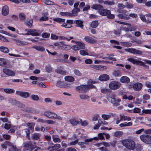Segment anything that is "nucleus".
Masks as SVG:
<instances>
[{
	"label": "nucleus",
	"instance_id": "nucleus-11",
	"mask_svg": "<svg viewBox=\"0 0 151 151\" xmlns=\"http://www.w3.org/2000/svg\"><path fill=\"white\" fill-rule=\"evenodd\" d=\"M125 50L126 51L132 53L134 55H142V51L134 48H129L128 49H126Z\"/></svg>",
	"mask_w": 151,
	"mask_h": 151
},
{
	"label": "nucleus",
	"instance_id": "nucleus-31",
	"mask_svg": "<svg viewBox=\"0 0 151 151\" xmlns=\"http://www.w3.org/2000/svg\"><path fill=\"white\" fill-rule=\"evenodd\" d=\"M65 81L70 82H73L74 81L75 79L73 77L71 76H67L65 77Z\"/></svg>",
	"mask_w": 151,
	"mask_h": 151
},
{
	"label": "nucleus",
	"instance_id": "nucleus-41",
	"mask_svg": "<svg viewBox=\"0 0 151 151\" xmlns=\"http://www.w3.org/2000/svg\"><path fill=\"white\" fill-rule=\"evenodd\" d=\"M104 4L108 5H113L115 4V3L113 1L107 0L104 1Z\"/></svg>",
	"mask_w": 151,
	"mask_h": 151
},
{
	"label": "nucleus",
	"instance_id": "nucleus-35",
	"mask_svg": "<svg viewBox=\"0 0 151 151\" xmlns=\"http://www.w3.org/2000/svg\"><path fill=\"white\" fill-rule=\"evenodd\" d=\"M78 47H79L80 49H84L85 48V45L84 43L79 42H76Z\"/></svg>",
	"mask_w": 151,
	"mask_h": 151
},
{
	"label": "nucleus",
	"instance_id": "nucleus-25",
	"mask_svg": "<svg viewBox=\"0 0 151 151\" xmlns=\"http://www.w3.org/2000/svg\"><path fill=\"white\" fill-rule=\"evenodd\" d=\"M74 23H75L77 25V26L79 27L82 29H83V22L82 21L80 20H75L74 21Z\"/></svg>",
	"mask_w": 151,
	"mask_h": 151
},
{
	"label": "nucleus",
	"instance_id": "nucleus-27",
	"mask_svg": "<svg viewBox=\"0 0 151 151\" xmlns=\"http://www.w3.org/2000/svg\"><path fill=\"white\" fill-rule=\"evenodd\" d=\"M13 103L15 104L18 107L21 108H24L25 107V105L20 102L14 100L13 101Z\"/></svg>",
	"mask_w": 151,
	"mask_h": 151
},
{
	"label": "nucleus",
	"instance_id": "nucleus-29",
	"mask_svg": "<svg viewBox=\"0 0 151 151\" xmlns=\"http://www.w3.org/2000/svg\"><path fill=\"white\" fill-rule=\"evenodd\" d=\"M33 48L37 50L41 51V52H43L45 50V48L42 46H35L33 47Z\"/></svg>",
	"mask_w": 151,
	"mask_h": 151
},
{
	"label": "nucleus",
	"instance_id": "nucleus-30",
	"mask_svg": "<svg viewBox=\"0 0 151 151\" xmlns=\"http://www.w3.org/2000/svg\"><path fill=\"white\" fill-rule=\"evenodd\" d=\"M69 121L70 123L73 126L76 125L79 123V122L76 119L74 118L70 119L69 120Z\"/></svg>",
	"mask_w": 151,
	"mask_h": 151
},
{
	"label": "nucleus",
	"instance_id": "nucleus-39",
	"mask_svg": "<svg viewBox=\"0 0 151 151\" xmlns=\"http://www.w3.org/2000/svg\"><path fill=\"white\" fill-rule=\"evenodd\" d=\"M4 91L7 93H14V90L11 88H5L4 90Z\"/></svg>",
	"mask_w": 151,
	"mask_h": 151
},
{
	"label": "nucleus",
	"instance_id": "nucleus-34",
	"mask_svg": "<svg viewBox=\"0 0 151 151\" xmlns=\"http://www.w3.org/2000/svg\"><path fill=\"white\" fill-rule=\"evenodd\" d=\"M56 86L60 88H64L65 85L64 82L59 81H57Z\"/></svg>",
	"mask_w": 151,
	"mask_h": 151
},
{
	"label": "nucleus",
	"instance_id": "nucleus-1",
	"mask_svg": "<svg viewBox=\"0 0 151 151\" xmlns=\"http://www.w3.org/2000/svg\"><path fill=\"white\" fill-rule=\"evenodd\" d=\"M91 8L94 9L98 10L101 15L106 16L109 19H113L114 18V15L111 14V12L110 10L104 9L103 6L101 5H93L91 6Z\"/></svg>",
	"mask_w": 151,
	"mask_h": 151
},
{
	"label": "nucleus",
	"instance_id": "nucleus-51",
	"mask_svg": "<svg viewBox=\"0 0 151 151\" xmlns=\"http://www.w3.org/2000/svg\"><path fill=\"white\" fill-rule=\"evenodd\" d=\"M23 111H25L27 112H28V113H32L33 112V109L32 108H30V107H28L27 108L25 109H24L23 110Z\"/></svg>",
	"mask_w": 151,
	"mask_h": 151
},
{
	"label": "nucleus",
	"instance_id": "nucleus-6",
	"mask_svg": "<svg viewBox=\"0 0 151 151\" xmlns=\"http://www.w3.org/2000/svg\"><path fill=\"white\" fill-rule=\"evenodd\" d=\"M39 31L37 30L34 29H31V30H29L28 33H21L19 34L20 35H31L32 36H38L39 35V33H38Z\"/></svg>",
	"mask_w": 151,
	"mask_h": 151
},
{
	"label": "nucleus",
	"instance_id": "nucleus-10",
	"mask_svg": "<svg viewBox=\"0 0 151 151\" xmlns=\"http://www.w3.org/2000/svg\"><path fill=\"white\" fill-rule=\"evenodd\" d=\"M98 138V137H94L93 138H90L88 139H86L85 140L84 142H78V143L79 145L81 146V147H84V145H88V142H92L93 140H97Z\"/></svg>",
	"mask_w": 151,
	"mask_h": 151
},
{
	"label": "nucleus",
	"instance_id": "nucleus-5",
	"mask_svg": "<svg viewBox=\"0 0 151 151\" xmlns=\"http://www.w3.org/2000/svg\"><path fill=\"white\" fill-rule=\"evenodd\" d=\"M141 140L144 142L151 144V136L147 134H142L140 136Z\"/></svg>",
	"mask_w": 151,
	"mask_h": 151
},
{
	"label": "nucleus",
	"instance_id": "nucleus-9",
	"mask_svg": "<svg viewBox=\"0 0 151 151\" xmlns=\"http://www.w3.org/2000/svg\"><path fill=\"white\" fill-rule=\"evenodd\" d=\"M128 60L129 62L132 63L133 64L136 65H139L141 66L144 67H145L146 66L143 62L140 60H137L136 59L132 58H130L128 59Z\"/></svg>",
	"mask_w": 151,
	"mask_h": 151
},
{
	"label": "nucleus",
	"instance_id": "nucleus-36",
	"mask_svg": "<svg viewBox=\"0 0 151 151\" xmlns=\"http://www.w3.org/2000/svg\"><path fill=\"white\" fill-rule=\"evenodd\" d=\"M0 50L5 53H8L9 52V49L4 46H1L0 47Z\"/></svg>",
	"mask_w": 151,
	"mask_h": 151
},
{
	"label": "nucleus",
	"instance_id": "nucleus-20",
	"mask_svg": "<svg viewBox=\"0 0 151 151\" xmlns=\"http://www.w3.org/2000/svg\"><path fill=\"white\" fill-rule=\"evenodd\" d=\"M33 20L32 19H27L25 22V24L29 28H32L33 25L32 24Z\"/></svg>",
	"mask_w": 151,
	"mask_h": 151
},
{
	"label": "nucleus",
	"instance_id": "nucleus-12",
	"mask_svg": "<svg viewBox=\"0 0 151 151\" xmlns=\"http://www.w3.org/2000/svg\"><path fill=\"white\" fill-rule=\"evenodd\" d=\"M3 72L5 74L8 76L13 77L15 75L14 72L8 68H4L3 69Z\"/></svg>",
	"mask_w": 151,
	"mask_h": 151
},
{
	"label": "nucleus",
	"instance_id": "nucleus-14",
	"mask_svg": "<svg viewBox=\"0 0 151 151\" xmlns=\"http://www.w3.org/2000/svg\"><path fill=\"white\" fill-rule=\"evenodd\" d=\"M84 39L86 42L91 44H93L97 42L96 40L88 36L85 37Z\"/></svg>",
	"mask_w": 151,
	"mask_h": 151
},
{
	"label": "nucleus",
	"instance_id": "nucleus-58",
	"mask_svg": "<svg viewBox=\"0 0 151 151\" xmlns=\"http://www.w3.org/2000/svg\"><path fill=\"white\" fill-rule=\"evenodd\" d=\"M80 54L82 55L85 56L86 55H88V53L84 50H81L80 51Z\"/></svg>",
	"mask_w": 151,
	"mask_h": 151
},
{
	"label": "nucleus",
	"instance_id": "nucleus-59",
	"mask_svg": "<svg viewBox=\"0 0 151 151\" xmlns=\"http://www.w3.org/2000/svg\"><path fill=\"white\" fill-rule=\"evenodd\" d=\"M60 147V144H58L55 145L54 146L52 147V149L53 150H54L55 149H58Z\"/></svg>",
	"mask_w": 151,
	"mask_h": 151
},
{
	"label": "nucleus",
	"instance_id": "nucleus-54",
	"mask_svg": "<svg viewBox=\"0 0 151 151\" xmlns=\"http://www.w3.org/2000/svg\"><path fill=\"white\" fill-rule=\"evenodd\" d=\"M111 116L110 115H106L104 114H103L102 115V117L104 119V120H108L109 118H110Z\"/></svg>",
	"mask_w": 151,
	"mask_h": 151
},
{
	"label": "nucleus",
	"instance_id": "nucleus-48",
	"mask_svg": "<svg viewBox=\"0 0 151 151\" xmlns=\"http://www.w3.org/2000/svg\"><path fill=\"white\" fill-rule=\"evenodd\" d=\"M74 72L75 75L79 76H81L82 75V73L77 69H75L73 70Z\"/></svg>",
	"mask_w": 151,
	"mask_h": 151
},
{
	"label": "nucleus",
	"instance_id": "nucleus-61",
	"mask_svg": "<svg viewBox=\"0 0 151 151\" xmlns=\"http://www.w3.org/2000/svg\"><path fill=\"white\" fill-rule=\"evenodd\" d=\"M48 17L46 16L42 17L39 19L40 21H46L48 19Z\"/></svg>",
	"mask_w": 151,
	"mask_h": 151
},
{
	"label": "nucleus",
	"instance_id": "nucleus-62",
	"mask_svg": "<svg viewBox=\"0 0 151 151\" xmlns=\"http://www.w3.org/2000/svg\"><path fill=\"white\" fill-rule=\"evenodd\" d=\"M150 96L147 94H145L143 95V98L144 99L147 100L150 99Z\"/></svg>",
	"mask_w": 151,
	"mask_h": 151
},
{
	"label": "nucleus",
	"instance_id": "nucleus-52",
	"mask_svg": "<svg viewBox=\"0 0 151 151\" xmlns=\"http://www.w3.org/2000/svg\"><path fill=\"white\" fill-rule=\"evenodd\" d=\"M61 26L66 28H69L71 27L72 26L71 24H67L66 23L64 22Z\"/></svg>",
	"mask_w": 151,
	"mask_h": 151
},
{
	"label": "nucleus",
	"instance_id": "nucleus-33",
	"mask_svg": "<svg viewBox=\"0 0 151 151\" xmlns=\"http://www.w3.org/2000/svg\"><path fill=\"white\" fill-rule=\"evenodd\" d=\"M98 25L99 22L98 21H94L91 23L90 26L93 28H96Z\"/></svg>",
	"mask_w": 151,
	"mask_h": 151
},
{
	"label": "nucleus",
	"instance_id": "nucleus-53",
	"mask_svg": "<svg viewBox=\"0 0 151 151\" xmlns=\"http://www.w3.org/2000/svg\"><path fill=\"white\" fill-rule=\"evenodd\" d=\"M43 2L47 5H53L54 3L49 0H43Z\"/></svg>",
	"mask_w": 151,
	"mask_h": 151
},
{
	"label": "nucleus",
	"instance_id": "nucleus-49",
	"mask_svg": "<svg viewBox=\"0 0 151 151\" xmlns=\"http://www.w3.org/2000/svg\"><path fill=\"white\" fill-rule=\"evenodd\" d=\"M121 43L122 45L127 47H131L132 45V43L130 42H121Z\"/></svg>",
	"mask_w": 151,
	"mask_h": 151
},
{
	"label": "nucleus",
	"instance_id": "nucleus-47",
	"mask_svg": "<svg viewBox=\"0 0 151 151\" xmlns=\"http://www.w3.org/2000/svg\"><path fill=\"white\" fill-rule=\"evenodd\" d=\"M59 39L61 40H66L68 41H69L71 39H73V37H70L69 38H67L63 36H60L59 37Z\"/></svg>",
	"mask_w": 151,
	"mask_h": 151
},
{
	"label": "nucleus",
	"instance_id": "nucleus-56",
	"mask_svg": "<svg viewBox=\"0 0 151 151\" xmlns=\"http://www.w3.org/2000/svg\"><path fill=\"white\" fill-rule=\"evenodd\" d=\"M142 112L143 113L151 114V109H143L142 110Z\"/></svg>",
	"mask_w": 151,
	"mask_h": 151
},
{
	"label": "nucleus",
	"instance_id": "nucleus-3",
	"mask_svg": "<svg viewBox=\"0 0 151 151\" xmlns=\"http://www.w3.org/2000/svg\"><path fill=\"white\" fill-rule=\"evenodd\" d=\"M88 85H82L76 87L75 90L78 92L84 93L88 91Z\"/></svg>",
	"mask_w": 151,
	"mask_h": 151
},
{
	"label": "nucleus",
	"instance_id": "nucleus-16",
	"mask_svg": "<svg viewBox=\"0 0 151 151\" xmlns=\"http://www.w3.org/2000/svg\"><path fill=\"white\" fill-rule=\"evenodd\" d=\"M142 84L139 83H137L133 85V87L134 90L136 91H139L142 88Z\"/></svg>",
	"mask_w": 151,
	"mask_h": 151
},
{
	"label": "nucleus",
	"instance_id": "nucleus-18",
	"mask_svg": "<svg viewBox=\"0 0 151 151\" xmlns=\"http://www.w3.org/2000/svg\"><path fill=\"white\" fill-rule=\"evenodd\" d=\"M109 79L108 75L107 74H103L99 76V79L101 81H107Z\"/></svg>",
	"mask_w": 151,
	"mask_h": 151
},
{
	"label": "nucleus",
	"instance_id": "nucleus-43",
	"mask_svg": "<svg viewBox=\"0 0 151 151\" xmlns=\"http://www.w3.org/2000/svg\"><path fill=\"white\" fill-rule=\"evenodd\" d=\"M79 97L82 100L87 99L89 97V96L85 94H81L79 95Z\"/></svg>",
	"mask_w": 151,
	"mask_h": 151
},
{
	"label": "nucleus",
	"instance_id": "nucleus-28",
	"mask_svg": "<svg viewBox=\"0 0 151 151\" xmlns=\"http://www.w3.org/2000/svg\"><path fill=\"white\" fill-rule=\"evenodd\" d=\"M80 11V8H74L71 11L72 16H76L77 13Z\"/></svg>",
	"mask_w": 151,
	"mask_h": 151
},
{
	"label": "nucleus",
	"instance_id": "nucleus-64",
	"mask_svg": "<svg viewBox=\"0 0 151 151\" xmlns=\"http://www.w3.org/2000/svg\"><path fill=\"white\" fill-rule=\"evenodd\" d=\"M137 27L133 25L129 27L130 31H135L137 29Z\"/></svg>",
	"mask_w": 151,
	"mask_h": 151
},
{
	"label": "nucleus",
	"instance_id": "nucleus-60",
	"mask_svg": "<svg viewBox=\"0 0 151 151\" xmlns=\"http://www.w3.org/2000/svg\"><path fill=\"white\" fill-rule=\"evenodd\" d=\"M71 48L75 51L80 50L79 47H78V46L76 43V45H73L71 47Z\"/></svg>",
	"mask_w": 151,
	"mask_h": 151
},
{
	"label": "nucleus",
	"instance_id": "nucleus-57",
	"mask_svg": "<svg viewBox=\"0 0 151 151\" xmlns=\"http://www.w3.org/2000/svg\"><path fill=\"white\" fill-rule=\"evenodd\" d=\"M80 121L81 122V125L84 126H86L88 124V122L86 121H82V120L80 119H79Z\"/></svg>",
	"mask_w": 151,
	"mask_h": 151
},
{
	"label": "nucleus",
	"instance_id": "nucleus-38",
	"mask_svg": "<svg viewBox=\"0 0 151 151\" xmlns=\"http://www.w3.org/2000/svg\"><path fill=\"white\" fill-rule=\"evenodd\" d=\"M53 20L58 23L63 22L65 21V19L59 18H55L53 19Z\"/></svg>",
	"mask_w": 151,
	"mask_h": 151
},
{
	"label": "nucleus",
	"instance_id": "nucleus-32",
	"mask_svg": "<svg viewBox=\"0 0 151 151\" xmlns=\"http://www.w3.org/2000/svg\"><path fill=\"white\" fill-rule=\"evenodd\" d=\"M123 133L122 131H116L114 133V136L117 137H119L123 135Z\"/></svg>",
	"mask_w": 151,
	"mask_h": 151
},
{
	"label": "nucleus",
	"instance_id": "nucleus-40",
	"mask_svg": "<svg viewBox=\"0 0 151 151\" xmlns=\"http://www.w3.org/2000/svg\"><path fill=\"white\" fill-rule=\"evenodd\" d=\"M111 91H112L110 88H103L101 90V92L104 93H111Z\"/></svg>",
	"mask_w": 151,
	"mask_h": 151
},
{
	"label": "nucleus",
	"instance_id": "nucleus-13",
	"mask_svg": "<svg viewBox=\"0 0 151 151\" xmlns=\"http://www.w3.org/2000/svg\"><path fill=\"white\" fill-rule=\"evenodd\" d=\"M17 95L20 96L21 97L24 98H27L30 95V94L28 92H23L22 91H17L16 92Z\"/></svg>",
	"mask_w": 151,
	"mask_h": 151
},
{
	"label": "nucleus",
	"instance_id": "nucleus-63",
	"mask_svg": "<svg viewBox=\"0 0 151 151\" xmlns=\"http://www.w3.org/2000/svg\"><path fill=\"white\" fill-rule=\"evenodd\" d=\"M50 36V34L47 33H43L42 34V36L43 38H48Z\"/></svg>",
	"mask_w": 151,
	"mask_h": 151
},
{
	"label": "nucleus",
	"instance_id": "nucleus-22",
	"mask_svg": "<svg viewBox=\"0 0 151 151\" xmlns=\"http://www.w3.org/2000/svg\"><path fill=\"white\" fill-rule=\"evenodd\" d=\"M117 16L119 18L125 20H128L130 19V17L126 14H119L117 15Z\"/></svg>",
	"mask_w": 151,
	"mask_h": 151
},
{
	"label": "nucleus",
	"instance_id": "nucleus-24",
	"mask_svg": "<svg viewBox=\"0 0 151 151\" xmlns=\"http://www.w3.org/2000/svg\"><path fill=\"white\" fill-rule=\"evenodd\" d=\"M7 59L4 58H0V66L5 67L7 64Z\"/></svg>",
	"mask_w": 151,
	"mask_h": 151
},
{
	"label": "nucleus",
	"instance_id": "nucleus-44",
	"mask_svg": "<svg viewBox=\"0 0 151 151\" xmlns=\"http://www.w3.org/2000/svg\"><path fill=\"white\" fill-rule=\"evenodd\" d=\"M31 98L34 101H37L39 100V98L37 95L32 94L30 96Z\"/></svg>",
	"mask_w": 151,
	"mask_h": 151
},
{
	"label": "nucleus",
	"instance_id": "nucleus-8",
	"mask_svg": "<svg viewBox=\"0 0 151 151\" xmlns=\"http://www.w3.org/2000/svg\"><path fill=\"white\" fill-rule=\"evenodd\" d=\"M35 146L31 142L25 143L24 145V151H31L34 148Z\"/></svg>",
	"mask_w": 151,
	"mask_h": 151
},
{
	"label": "nucleus",
	"instance_id": "nucleus-55",
	"mask_svg": "<svg viewBox=\"0 0 151 151\" xmlns=\"http://www.w3.org/2000/svg\"><path fill=\"white\" fill-rule=\"evenodd\" d=\"M113 33L115 35H119L120 34L121 31L119 29H114L113 31Z\"/></svg>",
	"mask_w": 151,
	"mask_h": 151
},
{
	"label": "nucleus",
	"instance_id": "nucleus-23",
	"mask_svg": "<svg viewBox=\"0 0 151 151\" xmlns=\"http://www.w3.org/2000/svg\"><path fill=\"white\" fill-rule=\"evenodd\" d=\"M41 135L39 133H35L32 136V139L33 140H38L40 138Z\"/></svg>",
	"mask_w": 151,
	"mask_h": 151
},
{
	"label": "nucleus",
	"instance_id": "nucleus-21",
	"mask_svg": "<svg viewBox=\"0 0 151 151\" xmlns=\"http://www.w3.org/2000/svg\"><path fill=\"white\" fill-rule=\"evenodd\" d=\"M63 43H62L60 49L69 50L71 48V47L70 45L65 44V42L63 41Z\"/></svg>",
	"mask_w": 151,
	"mask_h": 151
},
{
	"label": "nucleus",
	"instance_id": "nucleus-26",
	"mask_svg": "<svg viewBox=\"0 0 151 151\" xmlns=\"http://www.w3.org/2000/svg\"><path fill=\"white\" fill-rule=\"evenodd\" d=\"M19 17L21 21L24 22L25 20L26 16L24 13H20L19 14Z\"/></svg>",
	"mask_w": 151,
	"mask_h": 151
},
{
	"label": "nucleus",
	"instance_id": "nucleus-17",
	"mask_svg": "<svg viewBox=\"0 0 151 151\" xmlns=\"http://www.w3.org/2000/svg\"><path fill=\"white\" fill-rule=\"evenodd\" d=\"M9 12V10L8 6L6 5L4 6L2 9V14L4 16L7 15Z\"/></svg>",
	"mask_w": 151,
	"mask_h": 151
},
{
	"label": "nucleus",
	"instance_id": "nucleus-50",
	"mask_svg": "<svg viewBox=\"0 0 151 151\" xmlns=\"http://www.w3.org/2000/svg\"><path fill=\"white\" fill-rule=\"evenodd\" d=\"M63 43V41H62L61 42H55L53 44V45H54L55 46H58V48L59 49H60L61 46L62 45V43Z\"/></svg>",
	"mask_w": 151,
	"mask_h": 151
},
{
	"label": "nucleus",
	"instance_id": "nucleus-4",
	"mask_svg": "<svg viewBox=\"0 0 151 151\" xmlns=\"http://www.w3.org/2000/svg\"><path fill=\"white\" fill-rule=\"evenodd\" d=\"M121 84L116 81L111 82L109 84V87L113 90H116L119 88L121 86Z\"/></svg>",
	"mask_w": 151,
	"mask_h": 151
},
{
	"label": "nucleus",
	"instance_id": "nucleus-42",
	"mask_svg": "<svg viewBox=\"0 0 151 151\" xmlns=\"http://www.w3.org/2000/svg\"><path fill=\"white\" fill-rule=\"evenodd\" d=\"M60 14L63 16H66L68 17H73L72 14L70 12H61Z\"/></svg>",
	"mask_w": 151,
	"mask_h": 151
},
{
	"label": "nucleus",
	"instance_id": "nucleus-37",
	"mask_svg": "<svg viewBox=\"0 0 151 151\" xmlns=\"http://www.w3.org/2000/svg\"><path fill=\"white\" fill-rule=\"evenodd\" d=\"M121 75V72L119 70H115L113 73V75L115 77L120 76Z\"/></svg>",
	"mask_w": 151,
	"mask_h": 151
},
{
	"label": "nucleus",
	"instance_id": "nucleus-2",
	"mask_svg": "<svg viewBox=\"0 0 151 151\" xmlns=\"http://www.w3.org/2000/svg\"><path fill=\"white\" fill-rule=\"evenodd\" d=\"M122 145L129 150H134L136 148V144L132 139H124L122 141Z\"/></svg>",
	"mask_w": 151,
	"mask_h": 151
},
{
	"label": "nucleus",
	"instance_id": "nucleus-45",
	"mask_svg": "<svg viewBox=\"0 0 151 151\" xmlns=\"http://www.w3.org/2000/svg\"><path fill=\"white\" fill-rule=\"evenodd\" d=\"M53 140L55 142H60L61 140L59 138L56 137L55 135H53L52 136Z\"/></svg>",
	"mask_w": 151,
	"mask_h": 151
},
{
	"label": "nucleus",
	"instance_id": "nucleus-19",
	"mask_svg": "<svg viewBox=\"0 0 151 151\" xmlns=\"http://www.w3.org/2000/svg\"><path fill=\"white\" fill-rule=\"evenodd\" d=\"M120 81L123 83H128L130 82V80L128 77L126 76H124L121 78Z\"/></svg>",
	"mask_w": 151,
	"mask_h": 151
},
{
	"label": "nucleus",
	"instance_id": "nucleus-15",
	"mask_svg": "<svg viewBox=\"0 0 151 151\" xmlns=\"http://www.w3.org/2000/svg\"><path fill=\"white\" fill-rule=\"evenodd\" d=\"M44 115L47 117L51 119H53L55 115V113L48 111H45L44 113Z\"/></svg>",
	"mask_w": 151,
	"mask_h": 151
},
{
	"label": "nucleus",
	"instance_id": "nucleus-7",
	"mask_svg": "<svg viewBox=\"0 0 151 151\" xmlns=\"http://www.w3.org/2000/svg\"><path fill=\"white\" fill-rule=\"evenodd\" d=\"M107 99L109 101L113 104V106H117L119 105V103L121 101L120 99H116L110 97H108Z\"/></svg>",
	"mask_w": 151,
	"mask_h": 151
},
{
	"label": "nucleus",
	"instance_id": "nucleus-46",
	"mask_svg": "<svg viewBox=\"0 0 151 151\" xmlns=\"http://www.w3.org/2000/svg\"><path fill=\"white\" fill-rule=\"evenodd\" d=\"M55 72L63 75H66V72L61 69H57L55 70Z\"/></svg>",
	"mask_w": 151,
	"mask_h": 151
}]
</instances>
